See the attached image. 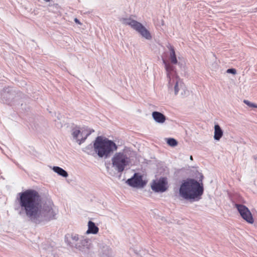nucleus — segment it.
Segmentation results:
<instances>
[{
    "label": "nucleus",
    "mask_w": 257,
    "mask_h": 257,
    "mask_svg": "<svg viewBox=\"0 0 257 257\" xmlns=\"http://www.w3.org/2000/svg\"><path fill=\"white\" fill-rule=\"evenodd\" d=\"M134 30L138 32L142 37L148 40L152 39V37L150 32L141 23H138Z\"/></svg>",
    "instance_id": "11"
},
{
    "label": "nucleus",
    "mask_w": 257,
    "mask_h": 257,
    "mask_svg": "<svg viewBox=\"0 0 257 257\" xmlns=\"http://www.w3.org/2000/svg\"><path fill=\"white\" fill-rule=\"evenodd\" d=\"M163 62L165 65L167 72L169 91L171 93L174 91L175 95H176L179 91L183 87V83L177 75L175 67L165 60H163Z\"/></svg>",
    "instance_id": "4"
},
{
    "label": "nucleus",
    "mask_w": 257,
    "mask_h": 257,
    "mask_svg": "<svg viewBox=\"0 0 257 257\" xmlns=\"http://www.w3.org/2000/svg\"><path fill=\"white\" fill-rule=\"evenodd\" d=\"M167 47L170 50V58L171 62L173 64H176L178 63V60L176 57L174 47L169 45Z\"/></svg>",
    "instance_id": "16"
},
{
    "label": "nucleus",
    "mask_w": 257,
    "mask_h": 257,
    "mask_svg": "<svg viewBox=\"0 0 257 257\" xmlns=\"http://www.w3.org/2000/svg\"><path fill=\"white\" fill-rule=\"evenodd\" d=\"M243 102L250 107L257 108L256 104L251 103L247 100H244Z\"/></svg>",
    "instance_id": "20"
},
{
    "label": "nucleus",
    "mask_w": 257,
    "mask_h": 257,
    "mask_svg": "<svg viewBox=\"0 0 257 257\" xmlns=\"http://www.w3.org/2000/svg\"><path fill=\"white\" fill-rule=\"evenodd\" d=\"M190 159L191 160H193V157H192V156H190Z\"/></svg>",
    "instance_id": "24"
},
{
    "label": "nucleus",
    "mask_w": 257,
    "mask_h": 257,
    "mask_svg": "<svg viewBox=\"0 0 257 257\" xmlns=\"http://www.w3.org/2000/svg\"><path fill=\"white\" fill-rule=\"evenodd\" d=\"M126 183L130 186L136 188H143L146 182L143 180V177L139 173H136L133 176L126 181Z\"/></svg>",
    "instance_id": "7"
},
{
    "label": "nucleus",
    "mask_w": 257,
    "mask_h": 257,
    "mask_svg": "<svg viewBox=\"0 0 257 257\" xmlns=\"http://www.w3.org/2000/svg\"><path fill=\"white\" fill-rule=\"evenodd\" d=\"M167 179L166 177H161L157 181H154L151 185L152 189L156 192H164L167 189Z\"/></svg>",
    "instance_id": "8"
},
{
    "label": "nucleus",
    "mask_w": 257,
    "mask_h": 257,
    "mask_svg": "<svg viewBox=\"0 0 257 257\" xmlns=\"http://www.w3.org/2000/svg\"><path fill=\"white\" fill-rule=\"evenodd\" d=\"M227 73L232 74H235L236 73V70L234 68H229L226 71Z\"/></svg>",
    "instance_id": "21"
},
{
    "label": "nucleus",
    "mask_w": 257,
    "mask_h": 257,
    "mask_svg": "<svg viewBox=\"0 0 257 257\" xmlns=\"http://www.w3.org/2000/svg\"><path fill=\"white\" fill-rule=\"evenodd\" d=\"M203 178V176L201 175L199 181L202 182ZM203 192L202 183L192 178L183 180L179 189V196L185 200L191 201L199 200Z\"/></svg>",
    "instance_id": "3"
},
{
    "label": "nucleus",
    "mask_w": 257,
    "mask_h": 257,
    "mask_svg": "<svg viewBox=\"0 0 257 257\" xmlns=\"http://www.w3.org/2000/svg\"><path fill=\"white\" fill-rule=\"evenodd\" d=\"M255 10H257V8L255 9Z\"/></svg>",
    "instance_id": "26"
},
{
    "label": "nucleus",
    "mask_w": 257,
    "mask_h": 257,
    "mask_svg": "<svg viewBox=\"0 0 257 257\" xmlns=\"http://www.w3.org/2000/svg\"><path fill=\"white\" fill-rule=\"evenodd\" d=\"M53 170L59 175L63 177H67L68 175L67 172L65 170L58 166L54 167Z\"/></svg>",
    "instance_id": "18"
},
{
    "label": "nucleus",
    "mask_w": 257,
    "mask_h": 257,
    "mask_svg": "<svg viewBox=\"0 0 257 257\" xmlns=\"http://www.w3.org/2000/svg\"><path fill=\"white\" fill-rule=\"evenodd\" d=\"M74 21L77 23V24H80V22H79V21L77 19V18H75V20H74Z\"/></svg>",
    "instance_id": "22"
},
{
    "label": "nucleus",
    "mask_w": 257,
    "mask_h": 257,
    "mask_svg": "<svg viewBox=\"0 0 257 257\" xmlns=\"http://www.w3.org/2000/svg\"><path fill=\"white\" fill-rule=\"evenodd\" d=\"M117 146L112 141L101 136H98L93 141V146L90 144L84 148L83 152L88 155L107 159L117 149Z\"/></svg>",
    "instance_id": "2"
},
{
    "label": "nucleus",
    "mask_w": 257,
    "mask_h": 257,
    "mask_svg": "<svg viewBox=\"0 0 257 257\" xmlns=\"http://www.w3.org/2000/svg\"><path fill=\"white\" fill-rule=\"evenodd\" d=\"M253 159H254L255 160H257V156H253Z\"/></svg>",
    "instance_id": "23"
},
{
    "label": "nucleus",
    "mask_w": 257,
    "mask_h": 257,
    "mask_svg": "<svg viewBox=\"0 0 257 257\" xmlns=\"http://www.w3.org/2000/svg\"><path fill=\"white\" fill-rule=\"evenodd\" d=\"M44 1H45L46 2H50L51 0H44Z\"/></svg>",
    "instance_id": "25"
},
{
    "label": "nucleus",
    "mask_w": 257,
    "mask_h": 257,
    "mask_svg": "<svg viewBox=\"0 0 257 257\" xmlns=\"http://www.w3.org/2000/svg\"><path fill=\"white\" fill-rule=\"evenodd\" d=\"M91 246V241L89 239L81 236L79 242L75 244L74 247L82 252H87Z\"/></svg>",
    "instance_id": "9"
},
{
    "label": "nucleus",
    "mask_w": 257,
    "mask_h": 257,
    "mask_svg": "<svg viewBox=\"0 0 257 257\" xmlns=\"http://www.w3.org/2000/svg\"><path fill=\"white\" fill-rule=\"evenodd\" d=\"M88 228L86 231L87 234H96L98 232V227L97 226H96V225L93 222L91 221H89L88 223Z\"/></svg>",
    "instance_id": "17"
},
{
    "label": "nucleus",
    "mask_w": 257,
    "mask_h": 257,
    "mask_svg": "<svg viewBox=\"0 0 257 257\" xmlns=\"http://www.w3.org/2000/svg\"><path fill=\"white\" fill-rule=\"evenodd\" d=\"M80 238L78 234H68L65 235V242L71 247H74L75 244H77Z\"/></svg>",
    "instance_id": "12"
},
{
    "label": "nucleus",
    "mask_w": 257,
    "mask_h": 257,
    "mask_svg": "<svg viewBox=\"0 0 257 257\" xmlns=\"http://www.w3.org/2000/svg\"><path fill=\"white\" fill-rule=\"evenodd\" d=\"M223 134V132L219 124H216L214 125V139L215 140L219 141L221 138Z\"/></svg>",
    "instance_id": "15"
},
{
    "label": "nucleus",
    "mask_w": 257,
    "mask_h": 257,
    "mask_svg": "<svg viewBox=\"0 0 257 257\" xmlns=\"http://www.w3.org/2000/svg\"><path fill=\"white\" fill-rule=\"evenodd\" d=\"M152 116L154 120L158 123H163L165 122L166 116L162 113L155 111L152 113Z\"/></svg>",
    "instance_id": "13"
},
{
    "label": "nucleus",
    "mask_w": 257,
    "mask_h": 257,
    "mask_svg": "<svg viewBox=\"0 0 257 257\" xmlns=\"http://www.w3.org/2000/svg\"><path fill=\"white\" fill-rule=\"evenodd\" d=\"M112 165L118 173H122L128 166L130 159L123 152L116 153L111 158Z\"/></svg>",
    "instance_id": "5"
},
{
    "label": "nucleus",
    "mask_w": 257,
    "mask_h": 257,
    "mask_svg": "<svg viewBox=\"0 0 257 257\" xmlns=\"http://www.w3.org/2000/svg\"><path fill=\"white\" fill-rule=\"evenodd\" d=\"M241 217L247 222L252 224L254 222V219L249 209L245 205L240 204H235Z\"/></svg>",
    "instance_id": "6"
},
{
    "label": "nucleus",
    "mask_w": 257,
    "mask_h": 257,
    "mask_svg": "<svg viewBox=\"0 0 257 257\" xmlns=\"http://www.w3.org/2000/svg\"><path fill=\"white\" fill-rule=\"evenodd\" d=\"M17 200L21 208L19 214L23 211L28 220L36 224L48 222L56 219L57 212L53 208V204L42 205L41 197L35 190L28 189L18 193Z\"/></svg>",
    "instance_id": "1"
},
{
    "label": "nucleus",
    "mask_w": 257,
    "mask_h": 257,
    "mask_svg": "<svg viewBox=\"0 0 257 257\" xmlns=\"http://www.w3.org/2000/svg\"><path fill=\"white\" fill-rule=\"evenodd\" d=\"M168 145L171 147H174L178 145V142L174 138L166 139Z\"/></svg>",
    "instance_id": "19"
},
{
    "label": "nucleus",
    "mask_w": 257,
    "mask_h": 257,
    "mask_svg": "<svg viewBox=\"0 0 257 257\" xmlns=\"http://www.w3.org/2000/svg\"><path fill=\"white\" fill-rule=\"evenodd\" d=\"M120 21L123 24L130 26L134 30L139 23V22L131 18H121Z\"/></svg>",
    "instance_id": "14"
},
{
    "label": "nucleus",
    "mask_w": 257,
    "mask_h": 257,
    "mask_svg": "<svg viewBox=\"0 0 257 257\" xmlns=\"http://www.w3.org/2000/svg\"><path fill=\"white\" fill-rule=\"evenodd\" d=\"M72 135L74 139L76 140L77 142L79 145L81 144L87 139V138L91 134V131L87 133L85 137L83 136V132H81L79 128L76 127H74L72 130Z\"/></svg>",
    "instance_id": "10"
}]
</instances>
